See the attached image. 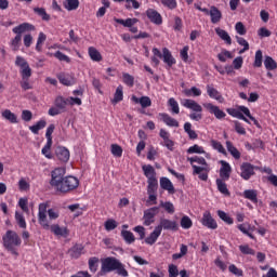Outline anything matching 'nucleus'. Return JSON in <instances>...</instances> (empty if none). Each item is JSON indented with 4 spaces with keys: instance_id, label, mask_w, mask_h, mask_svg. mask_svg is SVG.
<instances>
[{
    "instance_id": "e433bc0d",
    "label": "nucleus",
    "mask_w": 277,
    "mask_h": 277,
    "mask_svg": "<svg viewBox=\"0 0 277 277\" xmlns=\"http://www.w3.org/2000/svg\"><path fill=\"white\" fill-rule=\"evenodd\" d=\"M54 105L57 109L64 111V109H66V105H68V98H65L64 96H57L54 101Z\"/></svg>"
},
{
    "instance_id": "aec40b11",
    "label": "nucleus",
    "mask_w": 277,
    "mask_h": 277,
    "mask_svg": "<svg viewBox=\"0 0 277 277\" xmlns=\"http://www.w3.org/2000/svg\"><path fill=\"white\" fill-rule=\"evenodd\" d=\"M206 90L208 96H210L214 101H217V103H224V96H222V93H220V91H217V89H215L213 84H207Z\"/></svg>"
},
{
    "instance_id": "8fccbe9b",
    "label": "nucleus",
    "mask_w": 277,
    "mask_h": 277,
    "mask_svg": "<svg viewBox=\"0 0 277 277\" xmlns=\"http://www.w3.org/2000/svg\"><path fill=\"white\" fill-rule=\"evenodd\" d=\"M123 83L128 85V88H133L135 85V78L131 76V74H122Z\"/></svg>"
},
{
    "instance_id": "7ed1b4c3",
    "label": "nucleus",
    "mask_w": 277,
    "mask_h": 277,
    "mask_svg": "<svg viewBox=\"0 0 277 277\" xmlns=\"http://www.w3.org/2000/svg\"><path fill=\"white\" fill-rule=\"evenodd\" d=\"M15 37L10 41V48L12 51H21V45L23 44V34H27V31H36V26L29 23H22L18 26H15L12 29Z\"/></svg>"
},
{
    "instance_id": "bb28decb",
    "label": "nucleus",
    "mask_w": 277,
    "mask_h": 277,
    "mask_svg": "<svg viewBox=\"0 0 277 277\" xmlns=\"http://www.w3.org/2000/svg\"><path fill=\"white\" fill-rule=\"evenodd\" d=\"M215 183L220 194H223V196H230V190H228V185L226 182H224V180L216 179Z\"/></svg>"
},
{
    "instance_id": "bf43d9fd",
    "label": "nucleus",
    "mask_w": 277,
    "mask_h": 277,
    "mask_svg": "<svg viewBox=\"0 0 277 277\" xmlns=\"http://www.w3.org/2000/svg\"><path fill=\"white\" fill-rule=\"evenodd\" d=\"M211 146L212 148H214V150L221 153V155H226V149L224 148V145H222V143H220L219 141L212 140Z\"/></svg>"
},
{
    "instance_id": "0e129e2a",
    "label": "nucleus",
    "mask_w": 277,
    "mask_h": 277,
    "mask_svg": "<svg viewBox=\"0 0 277 277\" xmlns=\"http://www.w3.org/2000/svg\"><path fill=\"white\" fill-rule=\"evenodd\" d=\"M186 96H201L202 95V90L192 87L190 89L185 91Z\"/></svg>"
},
{
    "instance_id": "680f3d73",
    "label": "nucleus",
    "mask_w": 277,
    "mask_h": 277,
    "mask_svg": "<svg viewBox=\"0 0 277 277\" xmlns=\"http://www.w3.org/2000/svg\"><path fill=\"white\" fill-rule=\"evenodd\" d=\"M110 153L114 157H122V147L118 144L110 145Z\"/></svg>"
},
{
    "instance_id": "c03bdc74",
    "label": "nucleus",
    "mask_w": 277,
    "mask_h": 277,
    "mask_svg": "<svg viewBox=\"0 0 277 277\" xmlns=\"http://www.w3.org/2000/svg\"><path fill=\"white\" fill-rule=\"evenodd\" d=\"M51 146H53V142L47 141L45 145L41 149V154L44 155L47 159H53V154H51Z\"/></svg>"
},
{
    "instance_id": "72a5a7b5",
    "label": "nucleus",
    "mask_w": 277,
    "mask_h": 277,
    "mask_svg": "<svg viewBox=\"0 0 277 277\" xmlns=\"http://www.w3.org/2000/svg\"><path fill=\"white\" fill-rule=\"evenodd\" d=\"M44 127H47V120L41 119L39 120L36 124L30 126L29 130L31 131V133H34L35 135H38V133H40V131H42V129H44Z\"/></svg>"
},
{
    "instance_id": "cd10ccee",
    "label": "nucleus",
    "mask_w": 277,
    "mask_h": 277,
    "mask_svg": "<svg viewBox=\"0 0 277 277\" xmlns=\"http://www.w3.org/2000/svg\"><path fill=\"white\" fill-rule=\"evenodd\" d=\"M225 144L228 153L232 155V157H234V159H241V153L239 151V149H237V147H235V145H233V142L226 141Z\"/></svg>"
},
{
    "instance_id": "9b49d317",
    "label": "nucleus",
    "mask_w": 277,
    "mask_h": 277,
    "mask_svg": "<svg viewBox=\"0 0 277 277\" xmlns=\"http://www.w3.org/2000/svg\"><path fill=\"white\" fill-rule=\"evenodd\" d=\"M159 215V207H153L144 211L143 224L144 226H150L155 224V217Z\"/></svg>"
},
{
    "instance_id": "7c9ffc66",
    "label": "nucleus",
    "mask_w": 277,
    "mask_h": 277,
    "mask_svg": "<svg viewBox=\"0 0 277 277\" xmlns=\"http://www.w3.org/2000/svg\"><path fill=\"white\" fill-rule=\"evenodd\" d=\"M215 34L221 38V40H224L227 44H233V39L230 38V35L228 32L220 27L215 28Z\"/></svg>"
},
{
    "instance_id": "de8ad7c7",
    "label": "nucleus",
    "mask_w": 277,
    "mask_h": 277,
    "mask_svg": "<svg viewBox=\"0 0 277 277\" xmlns=\"http://www.w3.org/2000/svg\"><path fill=\"white\" fill-rule=\"evenodd\" d=\"M104 228L105 230H107L108 233L111 230H116V228H118V222L114 219H108L105 223H104Z\"/></svg>"
},
{
    "instance_id": "4c0bfd02",
    "label": "nucleus",
    "mask_w": 277,
    "mask_h": 277,
    "mask_svg": "<svg viewBox=\"0 0 277 277\" xmlns=\"http://www.w3.org/2000/svg\"><path fill=\"white\" fill-rule=\"evenodd\" d=\"M180 225L182 228H184V230H189V228H192L194 226V222L192 221V219L187 215L182 216L181 221H180Z\"/></svg>"
},
{
    "instance_id": "6ab92c4d",
    "label": "nucleus",
    "mask_w": 277,
    "mask_h": 277,
    "mask_svg": "<svg viewBox=\"0 0 277 277\" xmlns=\"http://www.w3.org/2000/svg\"><path fill=\"white\" fill-rule=\"evenodd\" d=\"M159 136L163 140L161 146H164L168 150H174V141L170 138V132L166 131V129H160Z\"/></svg>"
},
{
    "instance_id": "ea45409f",
    "label": "nucleus",
    "mask_w": 277,
    "mask_h": 277,
    "mask_svg": "<svg viewBox=\"0 0 277 277\" xmlns=\"http://www.w3.org/2000/svg\"><path fill=\"white\" fill-rule=\"evenodd\" d=\"M35 14L39 15L42 21H51V15L47 13V10L44 8H35L34 9Z\"/></svg>"
},
{
    "instance_id": "f704fd0d",
    "label": "nucleus",
    "mask_w": 277,
    "mask_h": 277,
    "mask_svg": "<svg viewBox=\"0 0 277 277\" xmlns=\"http://www.w3.org/2000/svg\"><path fill=\"white\" fill-rule=\"evenodd\" d=\"M2 118L11 122V124H16L18 122V117H16V115L10 109H5L2 113Z\"/></svg>"
},
{
    "instance_id": "9d476101",
    "label": "nucleus",
    "mask_w": 277,
    "mask_h": 277,
    "mask_svg": "<svg viewBox=\"0 0 277 277\" xmlns=\"http://www.w3.org/2000/svg\"><path fill=\"white\" fill-rule=\"evenodd\" d=\"M254 170H259L258 167H254V164L250 162H242L240 166V176L243 181H250L256 172Z\"/></svg>"
},
{
    "instance_id": "a18cd8bd",
    "label": "nucleus",
    "mask_w": 277,
    "mask_h": 277,
    "mask_svg": "<svg viewBox=\"0 0 277 277\" xmlns=\"http://www.w3.org/2000/svg\"><path fill=\"white\" fill-rule=\"evenodd\" d=\"M47 213H48L47 220H48L49 224H51V222H53L60 217V211L56 209L51 208V209L47 210Z\"/></svg>"
},
{
    "instance_id": "393cba45",
    "label": "nucleus",
    "mask_w": 277,
    "mask_h": 277,
    "mask_svg": "<svg viewBox=\"0 0 277 277\" xmlns=\"http://www.w3.org/2000/svg\"><path fill=\"white\" fill-rule=\"evenodd\" d=\"M209 16L211 17L212 25H217V23H220V21H222V11H220V9H217V6L212 5L210 8Z\"/></svg>"
},
{
    "instance_id": "dca6fc26",
    "label": "nucleus",
    "mask_w": 277,
    "mask_h": 277,
    "mask_svg": "<svg viewBox=\"0 0 277 277\" xmlns=\"http://www.w3.org/2000/svg\"><path fill=\"white\" fill-rule=\"evenodd\" d=\"M146 16L148 21H150V23H153L154 25H163V17L161 16V13L157 10L147 9Z\"/></svg>"
},
{
    "instance_id": "c9c22d12",
    "label": "nucleus",
    "mask_w": 277,
    "mask_h": 277,
    "mask_svg": "<svg viewBox=\"0 0 277 277\" xmlns=\"http://www.w3.org/2000/svg\"><path fill=\"white\" fill-rule=\"evenodd\" d=\"M122 90V85L117 87L114 98L111 101L113 105H118V103L124 98V93Z\"/></svg>"
},
{
    "instance_id": "6e6d98bb",
    "label": "nucleus",
    "mask_w": 277,
    "mask_h": 277,
    "mask_svg": "<svg viewBox=\"0 0 277 277\" xmlns=\"http://www.w3.org/2000/svg\"><path fill=\"white\" fill-rule=\"evenodd\" d=\"M89 269L93 274L96 273V269H98V258L93 256L89 259Z\"/></svg>"
},
{
    "instance_id": "4d7b16f0",
    "label": "nucleus",
    "mask_w": 277,
    "mask_h": 277,
    "mask_svg": "<svg viewBox=\"0 0 277 277\" xmlns=\"http://www.w3.org/2000/svg\"><path fill=\"white\" fill-rule=\"evenodd\" d=\"M15 220L19 228H27V222L25 221V216L23 215V213L15 212Z\"/></svg>"
},
{
    "instance_id": "412c9836",
    "label": "nucleus",
    "mask_w": 277,
    "mask_h": 277,
    "mask_svg": "<svg viewBox=\"0 0 277 277\" xmlns=\"http://www.w3.org/2000/svg\"><path fill=\"white\" fill-rule=\"evenodd\" d=\"M158 117L163 123L167 124V127H174L175 129H179L180 127L179 120L172 118L169 114L160 113L158 114Z\"/></svg>"
},
{
    "instance_id": "c756f323",
    "label": "nucleus",
    "mask_w": 277,
    "mask_h": 277,
    "mask_svg": "<svg viewBox=\"0 0 277 277\" xmlns=\"http://www.w3.org/2000/svg\"><path fill=\"white\" fill-rule=\"evenodd\" d=\"M121 237L128 246H131V243H135V235H133V232L131 230L122 229Z\"/></svg>"
},
{
    "instance_id": "f03ea898",
    "label": "nucleus",
    "mask_w": 277,
    "mask_h": 277,
    "mask_svg": "<svg viewBox=\"0 0 277 277\" xmlns=\"http://www.w3.org/2000/svg\"><path fill=\"white\" fill-rule=\"evenodd\" d=\"M49 207L48 202L39 203L38 208V222L43 230H51L56 237H68V228L61 227L58 224H49V219H47V209Z\"/></svg>"
},
{
    "instance_id": "20e7f679",
    "label": "nucleus",
    "mask_w": 277,
    "mask_h": 277,
    "mask_svg": "<svg viewBox=\"0 0 277 277\" xmlns=\"http://www.w3.org/2000/svg\"><path fill=\"white\" fill-rule=\"evenodd\" d=\"M22 243L23 240L21 239V236H18V233L15 230L9 229L2 236L3 248H5L8 252H11L13 256H18V250L16 248H21Z\"/></svg>"
},
{
    "instance_id": "a19ab883",
    "label": "nucleus",
    "mask_w": 277,
    "mask_h": 277,
    "mask_svg": "<svg viewBox=\"0 0 277 277\" xmlns=\"http://www.w3.org/2000/svg\"><path fill=\"white\" fill-rule=\"evenodd\" d=\"M47 42V36L44 32H39L38 39H37V44H36V51L38 53H42V44Z\"/></svg>"
},
{
    "instance_id": "5701e85b",
    "label": "nucleus",
    "mask_w": 277,
    "mask_h": 277,
    "mask_svg": "<svg viewBox=\"0 0 277 277\" xmlns=\"http://www.w3.org/2000/svg\"><path fill=\"white\" fill-rule=\"evenodd\" d=\"M160 187L168 192V194H176V189H174V184L168 177H160Z\"/></svg>"
},
{
    "instance_id": "864d4df0",
    "label": "nucleus",
    "mask_w": 277,
    "mask_h": 277,
    "mask_svg": "<svg viewBox=\"0 0 277 277\" xmlns=\"http://www.w3.org/2000/svg\"><path fill=\"white\" fill-rule=\"evenodd\" d=\"M160 207L167 211V213H174V203L170 201H160Z\"/></svg>"
},
{
    "instance_id": "a878e982",
    "label": "nucleus",
    "mask_w": 277,
    "mask_h": 277,
    "mask_svg": "<svg viewBox=\"0 0 277 277\" xmlns=\"http://www.w3.org/2000/svg\"><path fill=\"white\" fill-rule=\"evenodd\" d=\"M159 237H161V233L157 227H155L154 230L149 234V236L145 238V243L147 246H155Z\"/></svg>"
},
{
    "instance_id": "58836bf2",
    "label": "nucleus",
    "mask_w": 277,
    "mask_h": 277,
    "mask_svg": "<svg viewBox=\"0 0 277 277\" xmlns=\"http://www.w3.org/2000/svg\"><path fill=\"white\" fill-rule=\"evenodd\" d=\"M236 40L240 47H243V49L239 51V55H242L246 51H250V43H248L243 37H236Z\"/></svg>"
},
{
    "instance_id": "f257e3e1",
    "label": "nucleus",
    "mask_w": 277,
    "mask_h": 277,
    "mask_svg": "<svg viewBox=\"0 0 277 277\" xmlns=\"http://www.w3.org/2000/svg\"><path fill=\"white\" fill-rule=\"evenodd\" d=\"M50 185L58 194H70L79 187V179L67 175L66 169L56 168L51 172Z\"/></svg>"
},
{
    "instance_id": "3c124183",
    "label": "nucleus",
    "mask_w": 277,
    "mask_h": 277,
    "mask_svg": "<svg viewBox=\"0 0 277 277\" xmlns=\"http://www.w3.org/2000/svg\"><path fill=\"white\" fill-rule=\"evenodd\" d=\"M254 68H261L263 66V51L258 50L255 52V58L253 63Z\"/></svg>"
},
{
    "instance_id": "f3484780",
    "label": "nucleus",
    "mask_w": 277,
    "mask_h": 277,
    "mask_svg": "<svg viewBox=\"0 0 277 277\" xmlns=\"http://www.w3.org/2000/svg\"><path fill=\"white\" fill-rule=\"evenodd\" d=\"M55 156L62 163H68L70 160V150L64 146H57L55 148Z\"/></svg>"
},
{
    "instance_id": "49530a36",
    "label": "nucleus",
    "mask_w": 277,
    "mask_h": 277,
    "mask_svg": "<svg viewBox=\"0 0 277 277\" xmlns=\"http://www.w3.org/2000/svg\"><path fill=\"white\" fill-rule=\"evenodd\" d=\"M217 215H219L220 220L225 222V224L233 225L235 223L233 217H230V215H228L226 212H224L222 210L217 211Z\"/></svg>"
},
{
    "instance_id": "ddd939ff",
    "label": "nucleus",
    "mask_w": 277,
    "mask_h": 277,
    "mask_svg": "<svg viewBox=\"0 0 277 277\" xmlns=\"http://www.w3.org/2000/svg\"><path fill=\"white\" fill-rule=\"evenodd\" d=\"M119 263L120 260L116 258H106L102 261V272H104V274H109V272H116V267H118Z\"/></svg>"
},
{
    "instance_id": "338daca9",
    "label": "nucleus",
    "mask_w": 277,
    "mask_h": 277,
    "mask_svg": "<svg viewBox=\"0 0 277 277\" xmlns=\"http://www.w3.org/2000/svg\"><path fill=\"white\" fill-rule=\"evenodd\" d=\"M140 105L143 109H146V107H150V105H153V101H150V97L148 96H142L140 97Z\"/></svg>"
},
{
    "instance_id": "4468645a",
    "label": "nucleus",
    "mask_w": 277,
    "mask_h": 277,
    "mask_svg": "<svg viewBox=\"0 0 277 277\" xmlns=\"http://www.w3.org/2000/svg\"><path fill=\"white\" fill-rule=\"evenodd\" d=\"M203 107L209 111V114H212L216 120H224V118H226V113L220 109V106L213 105V103H205Z\"/></svg>"
},
{
    "instance_id": "2f4dec72",
    "label": "nucleus",
    "mask_w": 277,
    "mask_h": 277,
    "mask_svg": "<svg viewBox=\"0 0 277 277\" xmlns=\"http://www.w3.org/2000/svg\"><path fill=\"white\" fill-rule=\"evenodd\" d=\"M88 53L92 62H103V55L101 52H98V50H96V48L90 47Z\"/></svg>"
},
{
    "instance_id": "a211bd4d",
    "label": "nucleus",
    "mask_w": 277,
    "mask_h": 277,
    "mask_svg": "<svg viewBox=\"0 0 277 277\" xmlns=\"http://www.w3.org/2000/svg\"><path fill=\"white\" fill-rule=\"evenodd\" d=\"M233 172V168L230 163L226 160H221V169H220V179L221 181H228L230 179V173Z\"/></svg>"
},
{
    "instance_id": "e2e57ef3",
    "label": "nucleus",
    "mask_w": 277,
    "mask_h": 277,
    "mask_svg": "<svg viewBox=\"0 0 277 277\" xmlns=\"http://www.w3.org/2000/svg\"><path fill=\"white\" fill-rule=\"evenodd\" d=\"M239 250H240L241 254H250L251 256H254V254H256L254 249L250 248V246H248V245H240Z\"/></svg>"
},
{
    "instance_id": "4be33fe9",
    "label": "nucleus",
    "mask_w": 277,
    "mask_h": 277,
    "mask_svg": "<svg viewBox=\"0 0 277 277\" xmlns=\"http://www.w3.org/2000/svg\"><path fill=\"white\" fill-rule=\"evenodd\" d=\"M182 105L183 107H186V109H192V111H195L197 114H202V106L194 100H184L182 102Z\"/></svg>"
},
{
    "instance_id": "39448f33",
    "label": "nucleus",
    "mask_w": 277,
    "mask_h": 277,
    "mask_svg": "<svg viewBox=\"0 0 277 277\" xmlns=\"http://www.w3.org/2000/svg\"><path fill=\"white\" fill-rule=\"evenodd\" d=\"M188 161L193 168V174L198 175L200 181L209 180V163L203 157L194 156L188 158Z\"/></svg>"
},
{
    "instance_id": "052dcab7",
    "label": "nucleus",
    "mask_w": 277,
    "mask_h": 277,
    "mask_svg": "<svg viewBox=\"0 0 277 277\" xmlns=\"http://www.w3.org/2000/svg\"><path fill=\"white\" fill-rule=\"evenodd\" d=\"M53 57H55L60 62H66L67 64H70V57H68V55L64 54L62 51H56L53 54Z\"/></svg>"
},
{
    "instance_id": "1a4fd4ad",
    "label": "nucleus",
    "mask_w": 277,
    "mask_h": 277,
    "mask_svg": "<svg viewBox=\"0 0 277 277\" xmlns=\"http://www.w3.org/2000/svg\"><path fill=\"white\" fill-rule=\"evenodd\" d=\"M15 66L19 68V74L22 79H30L31 78V67L25 57L16 56Z\"/></svg>"
},
{
    "instance_id": "09e8293b",
    "label": "nucleus",
    "mask_w": 277,
    "mask_h": 277,
    "mask_svg": "<svg viewBox=\"0 0 277 277\" xmlns=\"http://www.w3.org/2000/svg\"><path fill=\"white\" fill-rule=\"evenodd\" d=\"M169 107H171L172 114H181V108L179 107V102L174 97H170L168 101Z\"/></svg>"
},
{
    "instance_id": "0eeeda50",
    "label": "nucleus",
    "mask_w": 277,
    "mask_h": 277,
    "mask_svg": "<svg viewBox=\"0 0 277 277\" xmlns=\"http://www.w3.org/2000/svg\"><path fill=\"white\" fill-rule=\"evenodd\" d=\"M144 176L147 179V194H157L159 189V181L157 180V171L151 164H144L142 167Z\"/></svg>"
},
{
    "instance_id": "79ce46f5",
    "label": "nucleus",
    "mask_w": 277,
    "mask_h": 277,
    "mask_svg": "<svg viewBox=\"0 0 277 277\" xmlns=\"http://www.w3.org/2000/svg\"><path fill=\"white\" fill-rule=\"evenodd\" d=\"M115 272L120 277H129V271H127V266L122 264V262H119V264L115 268Z\"/></svg>"
},
{
    "instance_id": "423d86ee",
    "label": "nucleus",
    "mask_w": 277,
    "mask_h": 277,
    "mask_svg": "<svg viewBox=\"0 0 277 277\" xmlns=\"http://www.w3.org/2000/svg\"><path fill=\"white\" fill-rule=\"evenodd\" d=\"M226 111L229 116H232V118H238V120H243V122H247V124H250V120H248L249 118L258 129H261V123H259V120H256V118L252 116L249 107L238 106L237 108H227Z\"/></svg>"
},
{
    "instance_id": "37998d69",
    "label": "nucleus",
    "mask_w": 277,
    "mask_h": 277,
    "mask_svg": "<svg viewBox=\"0 0 277 277\" xmlns=\"http://www.w3.org/2000/svg\"><path fill=\"white\" fill-rule=\"evenodd\" d=\"M264 66L266 70H276L277 63L274 61V58H272V56H265Z\"/></svg>"
},
{
    "instance_id": "b1692460",
    "label": "nucleus",
    "mask_w": 277,
    "mask_h": 277,
    "mask_svg": "<svg viewBox=\"0 0 277 277\" xmlns=\"http://www.w3.org/2000/svg\"><path fill=\"white\" fill-rule=\"evenodd\" d=\"M242 196L246 200L253 202V205H259V192L256 189H246Z\"/></svg>"
},
{
    "instance_id": "69168bd1",
    "label": "nucleus",
    "mask_w": 277,
    "mask_h": 277,
    "mask_svg": "<svg viewBox=\"0 0 277 277\" xmlns=\"http://www.w3.org/2000/svg\"><path fill=\"white\" fill-rule=\"evenodd\" d=\"M140 10L141 4L137 0H126V10Z\"/></svg>"
},
{
    "instance_id": "473e14b6",
    "label": "nucleus",
    "mask_w": 277,
    "mask_h": 277,
    "mask_svg": "<svg viewBox=\"0 0 277 277\" xmlns=\"http://www.w3.org/2000/svg\"><path fill=\"white\" fill-rule=\"evenodd\" d=\"M115 23H118V25H122L123 27H133V25H135L137 23V18H127V19H122V18H114Z\"/></svg>"
},
{
    "instance_id": "603ef678",
    "label": "nucleus",
    "mask_w": 277,
    "mask_h": 277,
    "mask_svg": "<svg viewBox=\"0 0 277 277\" xmlns=\"http://www.w3.org/2000/svg\"><path fill=\"white\" fill-rule=\"evenodd\" d=\"M187 153L189 155H205V148L202 146H199V145H193L190 146L188 149H187Z\"/></svg>"
},
{
    "instance_id": "13d9d810",
    "label": "nucleus",
    "mask_w": 277,
    "mask_h": 277,
    "mask_svg": "<svg viewBox=\"0 0 277 277\" xmlns=\"http://www.w3.org/2000/svg\"><path fill=\"white\" fill-rule=\"evenodd\" d=\"M160 3H162L163 8H168V10H176L179 5L176 0H160Z\"/></svg>"
},
{
    "instance_id": "774afa93",
    "label": "nucleus",
    "mask_w": 277,
    "mask_h": 277,
    "mask_svg": "<svg viewBox=\"0 0 277 277\" xmlns=\"http://www.w3.org/2000/svg\"><path fill=\"white\" fill-rule=\"evenodd\" d=\"M169 277H179V266L171 264L169 265Z\"/></svg>"
},
{
    "instance_id": "5fc2aeb1",
    "label": "nucleus",
    "mask_w": 277,
    "mask_h": 277,
    "mask_svg": "<svg viewBox=\"0 0 277 277\" xmlns=\"http://www.w3.org/2000/svg\"><path fill=\"white\" fill-rule=\"evenodd\" d=\"M77 8H79V0H66L65 10L72 12V10H77Z\"/></svg>"
},
{
    "instance_id": "6e6552de",
    "label": "nucleus",
    "mask_w": 277,
    "mask_h": 277,
    "mask_svg": "<svg viewBox=\"0 0 277 277\" xmlns=\"http://www.w3.org/2000/svg\"><path fill=\"white\" fill-rule=\"evenodd\" d=\"M151 52L154 55L158 56L159 60H163L169 68H172L174 64H176V58L172 56V52H170L168 48H163L162 53L158 48H153Z\"/></svg>"
},
{
    "instance_id": "c85d7f7f",
    "label": "nucleus",
    "mask_w": 277,
    "mask_h": 277,
    "mask_svg": "<svg viewBox=\"0 0 277 277\" xmlns=\"http://www.w3.org/2000/svg\"><path fill=\"white\" fill-rule=\"evenodd\" d=\"M68 254L71 259H79L83 254V245H75L68 250Z\"/></svg>"
},
{
    "instance_id": "f8f14e48",
    "label": "nucleus",
    "mask_w": 277,
    "mask_h": 277,
    "mask_svg": "<svg viewBox=\"0 0 277 277\" xmlns=\"http://www.w3.org/2000/svg\"><path fill=\"white\" fill-rule=\"evenodd\" d=\"M156 228L160 233L163 230H172L173 233H176V230H179V223L170 219H160V223L156 226Z\"/></svg>"
},
{
    "instance_id": "2eb2a0df",
    "label": "nucleus",
    "mask_w": 277,
    "mask_h": 277,
    "mask_svg": "<svg viewBox=\"0 0 277 277\" xmlns=\"http://www.w3.org/2000/svg\"><path fill=\"white\" fill-rule=\"evenodd\" d=\"M201 224L202 226H206V228H210V230H215L217 228V221L213 219V215H211V212L209 211L203 212Z\"/></svg>"
}]
</instances>
